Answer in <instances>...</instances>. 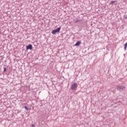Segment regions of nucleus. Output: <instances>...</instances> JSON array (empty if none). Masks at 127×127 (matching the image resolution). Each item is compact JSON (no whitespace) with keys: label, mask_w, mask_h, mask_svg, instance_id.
I'll list each match as a JSON object with an SVG mask.
<instances>
[{"label":"nucleus","mask_w":127,"mask_h":127,"mask_svg":"<svg viewBox=\"0 0 127 127\" xmlns=\"http://www.w3.org/2000/svg\"><path fill=\"white\" fill-rule=\"evenodd\" d=\"M124 18L125 19H127V14L124 15Z\"/></svg>","instance_id":"obj_10"},{"label":"nucleus","mask_w":127,"mask_h":127,"mask_svg":"<svg viewBox=\"0 0 127 127\" xmlns=\"http://www.w3.org/2000/svg\"><path fill=\"white\" fill-rule=\"evenodd\" d=\"M6 71V67L4 68L3 72H5Z\"/></svg>","instance_id":"obj_11"},{"label":"nucleus","mask_w":127,"mask_h":127,"mask_svg":"<svg viewBox=\"0 0 127 127\" xmlns=\"http://www.w3.org/2000/svg\"><path fill=\"white\" fill-rule=\"evenodd\" d=\"M77 83L74 82L73 83L71 86V89L73 90H75V89H77Z\"/></svg>","instance_id":"obj_2"},{"label":"nucleus","mask_w":127,"mask_h":127,"mask_svg":"<svg viewBox=\"0 0 127 127\" xmlns=\"http://www.w3.org/2000/svg\"><path fill=\"white\" fill-rule=\"evenodd\" d=\"M127 42L124 44V49L125 50H127Z\"/></svg>","instance_id":"obj_8"},{"label":"nucleus","mask_w":127,"mask_h":127,"mask_svg":"<svg viewBox=\"0 0 127 127\" xmlns=\"http://www.w3.org/2000/svg\"><path fill=\"white\" fill-rule=\"evenodd\" d=\"M24 107L25 109V110H26V111H28V110H29L28 109V107H27V106H24Z\"/></svg>","instance_id":"obj_9"},{"label":"nucleus","mask_w":127,"mask_h":127,"mask_svg":"<svg viewBox=\"0 0 127 127\" xmlns=\"http://www.w3.org/2000/svg\"><path fill=\"white\" fill-rule=\"evenodd\" d=\"M31 127H35V126L34 124H32Z\"/></svg>","instance_id":"obj_12"},{"label":"nucleus","mask_w":127,"mask_h":127,"mask_svg":"<svg viewBox=\"0 0 127 127\" xmlns=\"http://www.w3.org/2000/svg\"><path fill=\"white\" fill-rule=\"evenodd\" d=\"M61 29V27H59L57 29L53 30L52 31V34H55V33H56L57 32H60Z\"/></svg>","instance_id":"obj_3"},{"label":"nucleus","mask_w":127,"mask_h":127,"mask_svg":"<svg viewBox=\"0 0 127 127\" xmlns=\"http://www.w3.org/2000/svg\"><path fill=\"white\" fill-rule=\"evenodd\" d=\"M81 44V41H77L75 44V46H79Z\"/></svg>","instance_id":"obj_5"},{"label":"nucleus","mask_w":127,"mask_h":127,"mask_svg":"<svg viewBox=\"0 0 127 127\" xmlns=\"http://www.w3.org/2000/svg\"><path fill=\"white\" fill-rule=\"evenodd\" d=\"M75 23H78V22H80V20L76 19L74 20Z\"/></svg>","instance_id":"obj_7"},{"label":"nucleus","mask_w":127,"mask_h":127,"mask_svg":"<svg viewBox=\"0 0 127 127\" xmlns=\"http://www.w3.org/2000/svg\"><path fill=\"white\" fill-rule=\"evenodd\" d=\"M26 49L28 50L30 49V50H32V45H29L26 47Z\"/></svg>","instance_id":"obj_4"},{"label":"nucleus","mask_w":127,"mask_h":127,"mask_svg":"<svg viewBox=\"0 0 127 127\" xmlns=\"http://www.w3.org/2000/svg\"><path fill=\"white\" fill-rule=\"evenodd\" d=\"M115 2H117V1H112L109 4L111 5H114Z\"/></svg>","instance_id":"obj_6"},{"label":"nucleus","mask_w":127,"mask_h":127,"mask_svg":"<svg viewBox=\"0 0 127 127\" xmlns=\"http://www.w3.org/2000/svg\"><path fill=\"white\" fill-rule=\"evenodd\" d=\"M116 89H117L118 91L122 92V91H124V90L126 89V86L124 85H119L116 87Z\"/></svg>","instance_id":"obj_1"}]
</instances>
